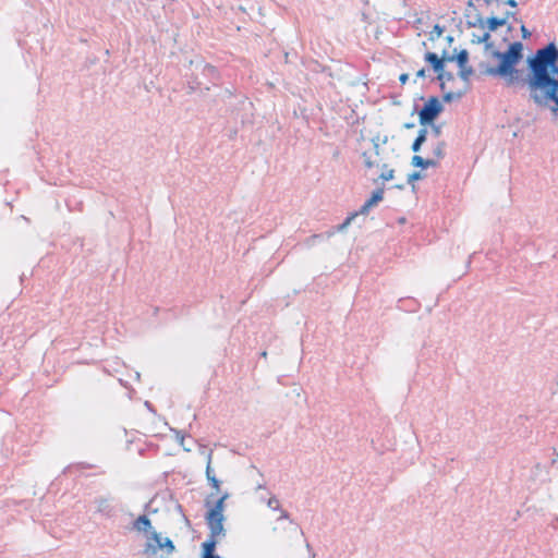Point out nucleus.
<instances>
[{"label": "nucleus", "mask_w": 558, "mask_h": 558, "mask_svg": "<svg viewBox=\"0 0 558 558\" xmlns=\"http://www.w3.org/2000/svg\"><path fill=\"white\" fill-rule=\"evenodd\" d=\"M268 507L272 510H277L279 508V502L277 499L270 498L268 500Z\"/></svg>", "instance_id": "obj_17"}, {"label": "nucleus", "mask_w": 558, "mask_h": 558, "mask_svg": "<svg viewBox=\"0 0 558 558\" xmlns=\"http://www.w3.org/2000/svg\"><path fill=\"white\" fill-rule=\"evenodd\" d=\"M487 39L489 43L484 45V60L482 66L488 75L501 78L507 85H514L520 80L518 65L523 60L524 46L520 41L508 43L505 49L507 38L495 40L493 35Z\"/></svg>", "instance_id": "obj_2"}, {"label": "nucleus", "mask_w": 558, "mask_h": 558, "mask_svg": "<svg viewBox=\"0 0 558 558\" xmlns=\"http://www.w3.org/2000/svg\"><path fill=\"white\" fill-rule=\"evenodd\" d=\"M442 35V28L439 25H435L429 33V38L435 40Z\"/></svg>", "instance_id": "obj_12"}, {"label": "nucleus", "mask_w": 558, "mask_h": 558, "mask_svg": "<svg viewBox=\"0 0 558 558\" xmlns=\"http://www.w3.org/2000/svg\"><path fill=\"white\" fill-rule=\"evenodd\" d=\"M426 61L429 62L435 72L439 75V74H446L444 71H442V65H444V59H439L438 56L436 53H433V52H429L426 54Z\"/></svg>", "instance_id": "obj_10"}, {"label": "nucleus", "mask_w": 558, "mask_h": 558, "mask_svg": "<svg viewBox=\"0 0 558 558\" xmlns=\"http://www.w3.org/2000/svg\"><path fill=\"white\" fill-rule=\"evenodd\" d=\"M384 199V189H377L375 190L371 197L365 202V204L361 207L359 213L352 214L350 217L347 218V220L343 223V228L349 226L351 221L359 215H367L368 211L377 206L381 201Z\"/></svg>", "instance_id": "obj_9"}, {"label": "nucleus", "mask_w": 558, "mask_h": 558, "mask_svg": "<svg viewBox=\"0 0 558 558\" xmlns=\"http://www.w3.org/2000/svg\"><path fill=\"white\" fill-rule=\"evenodd\" d=\"M422 178L423 177L420 172H413L408 175V182L413 184L415 181L421 180Z\"/></svg>", "instance_id": "obj_15"}, {"label": "nucleus", "mask_w": 558, "mask_h": 558, "mask_svg": "<svg viewBox=\"0 0 558 558\" xmlns=\"http://www.w3.org/2000/svg\"><path fill=\"white\" fill-rule=\"evenodd\" d=\"M416 77L424 78L425 77V70H420L416 72Z\"/></svg>", "instance_id": "obj_20"}, {"label": "nucleus", "mask_w": 558, "mask_h": 558, "mask_svg": "<svg viewBox=\"0 0 558 558\" xmlns=\"http://www.w3.org/2000/svg\"><path fill=\"white\" fill-rule=\"evenodd\" d=\"M508 5L512 7V8H515L518 5L517 1L515 0H507L506 2Z\"/></svg>", "instance_id": "obj_21"}, {"label": "nucleus", "mask_w": 558, "mask_h": 558, "mask_svg": "<svg viewBox=\"0 0 558 558\" xmlns=\"http://www.w3.org/2000/svg\"><path fill=\"white\" fill-rule=\"evenodd\" d=\"M174 548L169 537L162 536L157 531H149V534L146 535L142 558H169Z\"/></svg>", "instance_id": "obj_6"}, {"label": "nucleus", "mask_w": 558, "mask_h": 558, "mask_svg": "<svg viewBox=\"0 0 558 558\" xmlns=\"http://www.w3.org/2000/svg\"><path fill=\"white\" fill-rule=\"evenodd\" d=\"M511 16H514L513 12H507L504 16L500 17H487L485 21L482 22V26L484 29L483 35L474 36L473 43L487 44L490 41V39H487L490 35H493V37L497 41L502 40V38H507L506 36H502L500 31L504 27H506V33H510L511 27L508 25V20Z\"/></svg>", "instance_id": "obj_7"}, {"label": "nucleus", "mask_w": 558, "mask_h": 558, "mask_svg": "<svg viewBox=\"0 0 558 558\" xmlns=\"http://www.w3.org/2000/svg\"><path fill=\"white\" fill-rule=\"evenodd\" d=\"M207 478L211 483L213 487L218 490L219 489V481L210 474V466H207L206 470Z\"/></svg>", "instance_id": "obj_13"}, {"label": "nucleus", "mask_w": 558, "mask_h": 558, "mask_svg": "<svg viewBox=\"0 0 558 558\" xmlns=\"http://www.w3.org/2000/svg\"><path fill=\"white\" fill-rule=\"evenodd\" d=\"M456 60L459 65V75L460 80L458 81L459 86L457 88H451L449 86V82L452 81V75L450 74H439L440 87L442 90L444 100L447 102L454 101L460 99L468 90V80L471 74V69L466 66L469 54L465 50L459 52L456 57Z\"/></svg>", "instance_id": "obj_4"}, {"label": "nucleus", "mask_w": 558, "mask_h": 558, "mask_svg": "<svg viewBox=\"0 0 558 558\" xmlns=\"http://www.w3.org/2000/svg\"><path fill=\"white\" fill-rule=\"evenodd\" d=\"M557 386H558V381H557Z\"/></svg>", "instance_id": "obj_24"}, {"label": "nucleus", "mask_w": 558, "mask_h": 558, "mask_svg": "<svg viewBox=\"0 0 558 558\" xmlns=\"http://www.w3.org/2000/svg\"><path fill=\"white\" fill-rule=\"evenodd\" d=\"M207 478L211 483L213 487L218 490L219 489V481L210 474V466H207L206 470Z\"/></svg>", "instance_id": "obj_14"}, {"label": "nucleus", "mask_w": 558, "mask_h": 558, "mask_svg": "<svg viewBox=\"0 0 558 558\" xmlns=\"http://www.w3.org/2000/svg\"><path fill=\"white\" fill-rule=\"evenodd\" d=\"M459 80H460V76L459 77L452 76V81L449 82V86L453 89L457 88L459 86V83H458Z\"/></svg>", "instance_id": "obj_18"}, {"label": "nucleus", "mask_w": 558, "mask_h": 558, "mask_svg": "<svg viewBox=\"0 0 558 558\" xmlns=\"http://www.w3.org/2000/svg\"><path fill=\"white\" fill-rule=\"evenodd\" d=\"M520 31L523 39H529L531 37V32L525 27L524 24L521 25Z\"/></svg>", "instance_id": "obj_16"}, {"label": "nucleus", "mask_w": 558, "mask_h": 558, "mask_svg": "<svg viewBox=\"0 0 558 558\" xmlns=\"http://www.w3.org/2000/svg\"><path fill=\"white\" fill-rule=\"evenodd\" d=\"M405 128H412V124H411V123H408V124L405 125Z\"/></svg>", "instance_id": "obj_22"}, {"label": "nucleus", "mask_w": 558, "mask_h": 558, "mask_svg": "<svg viewBox=\"0 0 558 558\" xmlns=\"http://www.w3.org/2000/svg\"><path fill=\"white\" fill-rule=\"evenodd\" d=\"M445 156V143L441 141H437L432 149V153L428 157L424 158L417 153L412 157L411 165L415 168L428 169L437 167L439 161Z\"/></svg>", "instance_id": "obj_8"}, {"label": "nucleus", "mask_w": 558, "mask_h": 558, "mask_svg": "<svg viewBox=\"0 0 558 558\" xmlns=\"http://www.w3.org/2000/svg\"><path fill=\"white\" fill-rule=\"evenodd\" d=\"M135 527L140 532H144L145 536L149 534V531H155L151 527V523L147 517H140L135 522Z\"/></svg>", "instance_id": "obj_11"}, {"label": "nucleus", "mask_w": 558, "mask_h": 558, "mask_svg": "<svg viewBox=\"0 0 558 558\" xmlns=\"http://www.w3.org/2000/svg\"><path fill=\"white\" fill-rule=\"evenodd\" d=\"M442 105L441 102L433 97L429 98L421 109L418 113L420 124L422 129L418 132L415 141L412 144V150L414 153H418L421 150L422 145L427 140L428 126L433 129L435 135L438 136L440 134V126L434 124V120L441 113Z\"/></svg>", "instance_id": "obj_5"}, {"label": "nucleus", "mask_w": 558, "mask_h": 558, "mask_svg": "<svg viewBox=\"0 0 558 558\" xmlns=\"http://www.w3.org/2000/svg\"><path fill=\"white\" fill-rule=\"evenodd\" d=\"M399 80H400V82L402 84H404L409 80V75L408 74H401Z\"/></svg>", "instance_id": "obj_19"}, {"label": "nucleus", "mask_w": 558, "mask_h": 558, "mask_svg": "<svg viewBox=\"0 0 558 558\" xmlns=\"http://www.w3.org/2000/svg\"><path fill=\"white\" fill-rule=\"evenodd\" d=\"M374 153L363 155L364 163L367 168L378 169V179L381 181H391L395 179V168L392 159L397 157L396 149L389 143L387 134H378L372 140Z\"/></svg>", "instance_id": "obj_3"}, {"label": "nucleus", "mask_w": 558, "mask_h": 558, "mask_svg": "<svg viewBox=\"0 0 558 558\" xmlns=\"http://www.w3.org/2000/svg\"><path fill=\"white\" fill-rule=\"evenodd\" d=\"M530 71L527 86L531 98L538 106H548L558 119V49L555 44H548L538 49L527 61Z\"/></svg>", "instance_id": "obj_1"}, {"label": "nucleus", "mask_w": 558, "mask_h": 558, "mask_svg": "<svg viewBox=\"0 0 558 558\" xmlns=\"http://www.w3.org/2000/svg\"><path fill=\"white\" fill-rule=\"evenodd\" d=\"M396 186H397L398 189H402V187H403V185H401V184H398V185H396Z\"/></svg>", "instance_id": "obj_23"}]
</instances>
